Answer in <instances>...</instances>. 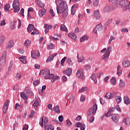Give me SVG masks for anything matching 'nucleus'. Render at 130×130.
Segmentation results:
<instances>
[{
  "instance_id": "f257e3e1",
  "label": "nucleus",
  "mask_w": 130,
  "mask_h": 130,
  "mask_svg": "<svg viewBox=\"0 0 130 130\" xmlns=\"http://www.w3.org/2000/svg\"><path fill=\"white\" fill-rule=\"evenodd\" d=\"M55 3L57 6L56 11L57 14L58 15L61 14L62 18L66 19L69 15V8L67 2L62 1V0H56Z\"/></svg>"
},
{
  "instance_id": "f03ea898",
  "label": "nucleus",
  "mask_w": 130,
  "mask_h": 130,
  "mask_svg": "<svg viewBox=\"0 0 130 130\" xmlns=\"http://www.w3.org/2000/svg\"><path fill=\"white\" fill-rule=\"evenodd\" d=\"M109 2H113V4L114 5H118V7L119 9H122L123 12L125 11H127V8L130 6V3L127 2V0H109Z\"/></svg>"
},
{
  "instance_id": "7ed1b4c3",
  "label": "nucleus",
  "mask_w": 130,
  "mask_h": 130,
  "mask_svg": "<svg viewBox=\"0 0 130 130\" xmlns=\"http://www.w3.org/2000/svg\"><path fill=\"white\" fill-rule=\"evenodd\" d=\"M98 107H97V104H93V107L90 108L87 112V114L88 116H94L96 111H97Z\"/></svg>"
},
{
  "instance_id": "20e7f679",
  "label": "nucleus",
  "mask_w": 130,
  "mask_h": 130,
  "mask_svg": "<svg viewBox=\"0 0 130 130\" xmlns=\"http://www.w3.org/2000/svg\"><path fill=\"white\" fill-rule=\"evenodd\" d=\"M45 130H54V127L51 124H48V119L45 117L44 121Z\"/></svg>"
},
{
  "instance_id": "39448f33",
  "label": "nucleus",
  "mask_w": 130,
  "mask_h": 130,
  "mask_svg": "<svg viewBox=\"0 0 130 130\" xmlns=\"http://www.w3.org/2000/svg\"><path fill=\"white\" fill-rule=\"evenodd\" d=\"M12 7L15 13H18L20 11V4H19V0H14L13 3Z\"/></svg>"
},
{
  "instance_id": "423d86ee",
  "label": "nucleus",
  "mask_w": 130,
  "mask_h": 130,
  "mask_svg": "<svg viewBox=\"0 0 130 130\" xmlns=\"http://www.w3.org/2000/svg\"><path fill=\"white\" fill-rule=\"evenodd\" d=\"M7 57V51L4 52V54L0 58V65L1 67H5L6 66V60Z\"/></svg>"
},
{
  "instance_id": "0eeeda50",
  "label": "nucleus",
  "mask_w": 130,
  "mask_h": 130,
  "mask_svg": "<svg viewBox=\"0 0 130 130\" xmlns=\"http://www.w3.org/2000/svg\"><path fill=\"white\" fill-rule=\"evenodd\" d=\"M111 51V47H108V49L105 53V54H104L102 56V58L105 60V61H107L108 60V58H109V55H110V52Z\"/></svg>"
},
{
  "instance_id": "6e6552de",
  "label": "nucleus",
  "mask_w": 130,
  "mask_h": 130,
  "mask_svg": "<svg viewBox=\"0 0 130 130\" xmlns=\"http://www.w3.org/2000/svg\"><path fill=\"white\" fill-rule=\"evenodd\" d=\"M76 76L83 81H84V80H85L86 79V77H85V76H84V71H83V69L81 68L77 71L76 73Z\"/></svg>"
},
{
  "instance_id": "1a4fd4ad",
  "label": "nucleus",
  "mask_w": 130,
  "mask_h": 130,
  "mask_svg": "<svg viewBox=\"0 0 130 130\" xmlns=\"http://www.w3.org/2000/svg\"><path fill=\"white\" fill-rule=\"evenodd\" d=\"M31 57L32 58H34L35 59L38 58V57L40 56L39 51L36 50L31 51Z\"/></svg>"
},
{
  "instance_id": "9d476101",
  "label": "nucleus",
  "mask_w": 130,
  "mask_h": 130,
  "mask_svg": "<svg viewBox=\"0 0 130 130\" xmlns=\"http://www.w3.org/2000/svg\"><path fill=\"white\" fill-rule=\"evenodd\" d=\"M103 29V26H102V24L101 23L95 26V28H94L93 32V33L97 34L98 32H101Z\"/></svg>"
},
{
  "instance_id": "9b49d317",
  "label": "nucleus",
  "mask_w": 130,
  "mask_h": 130,
  "mask_svg": "<svg viewBox=\"0 0 130 130\" xmlns=\"http://www.w3.org/2000/svg\"><path fill=\"white\" fill-rule=\"evenodd\" d=\"M113 8H112L111 6L106 5L104 9V13H109L110 12L113 11Z\"/></svg>"
},
{
  "instance_id": "f8f14e48",
  "label": "nucleus",
  "mask_w": 130,
  "mask_h": 130,
  "mask_svg": "<svg viewBox=\"0 0 130 130\" xmlns=\"http://www.w3.org/2000/svg\"><path fill=\"white\" fill-rule=\"evenodd\" d=\"M24 92H25V94L28 95V96H33V92L31 91V88L29 86L25 88Z\"/></svg>"
},
{
  "instance_id": "ddd939ff",
  "label": "nucleus",
  "mask_w": 130,
  "mask_h": 130,
  "mask_svg": "<svg viewBox=\"0 0 130 130\" xmlns=\"http://www.w3.org/2000/svg\"><path fill=\"white\" fill-rule=\"evenodd\" d=\"M53 76L54 74L51 73L50 74V70H49V73H48V74H46V76H45V79H46V80H52L53 78Z\"/></svg>"
},
{
  "instance_id": "4468645a",
  "label": "nucleus",
  "mask_w": 130,
  "mask_h": 130,
  "mask_svg": "<svg viewBox=\"0 0 130 130\" xmlns=\"http://www.w3.org/2000/svg\"><path fill=\"white\" fill-rule=\"evenodd\" d=\"M36 28V27L34 26V24H29L27 28V32H28V33H31L32 30L33 31L34 30H35Z\"/></svg>"
},
{
  "instance_id": "2eb2a0df",
  "label": "nucleus",
  "mask_w": 130,
  "mask_h": 130,
  "mask_svg": "<svg viewBox=\"0 0 130 130\" xmlns=\"http://www.w3.org/2000/svg\"><path fill=\"white\" fill-rule=\"evenodd\" d=\"M57 55V53H56L55 54H54L53 55H50L48 58L46 60L47 62H49L50 61H52V60H53V58L55 57Z\"/></svg>"
},
{
  "instance_id": "dca6fc26",
  "label": "nucleus",
  "mask_w": 130,
  "mask_h": 130,
  "mask_svg": "<svg viewBox=\"0 0 130 130\" xmlns=\"http://www.w3.org/2000/svg\"><path fill=\"white\" fill-rule=\"evenodd\" d=\"M122 74V69L120 65L118 64L117 67V74L118 76H121Z\"/></svg>"
},
{
  "instance_id": "f3484780",
  "label": "nucleus",
  "mask_w": 130,
  "mask_h": 130,
  "mask_svg": "<svg viewBox=\"0 0 130 130\" xmlns=\"http://www.w3.org/2000/svg\"><path fill=\"white\" fill-rule=\"evenodd\" d=\"M72 72H73V70L72 69V68H69V69H67L66 70L63 71V73L64 74V73L66 74V75L67 76L70 77V76L72 74Z\"/></svg>"
},
{
  "instance_id": "a211bd4d",
  "label": "nucleus",
  "mask_w": 130,
  "mask_h": 130,
  "mask_svg": "<svg viewBox=\"0 0 130 130\" xmlns=\"http://www.w3.org/2000/svg\"><path fill=\"white\" fill-rule=\"evenodd\" d=\"M46 13V9L43 8L39 11V15L40 17H43Z\"/></svg>"
},
{
  "instance_id": "6ab92c4d",
  "label": "nucleus",
  "mask_w": 130,
  "mask_h": 130,
  "mask_svg": "<svg viewBox=\"0 0 130 130\" xmlns=\"http://www.w3.org/2000/svg\"><path fill=\"white\" fill-rule=\"evenodd\" d=\"M130 66V60H125L122 62V67L123 68H127V67H129Z\"/></svg>"
},
{
  "instance_id": "aec40b11",
  "label": "nucleus",
  "mask_w": 130,
  "mask_h": 130,
  "mask_svg": "<svg viewBox=\"0 0 130 130\" xmlns=\"http://www.w3.org/2000/svg\"><path fill=\"white\" fill-rule=\"evenodd\" d=\"M36 4L40 7V8H44L45 5H44V3H42L40 0H36Z\"/></svg>"
},
{
  "instance_id": "412c9836",
  "label": "nucleus",
  "mask_w": 130,
  "mask_h": 130,
  "mask_svg": "<svg viewBox=\"0 0 130 130\" xmlns=\"http://www.w3.org/2000/svg\"><path fill=\"white\" fill-rule=\"evenodd\" d=\"M67 99L69 100L70 103H72L73 102L74 100L75 99V96H73L72 94H69V95L67 96Z\"/></svg>"
},
{
  "instance_id": "4be33fe9",
  "label": "nucleus",
  "mask_w": 130,
  "mask_h": 130,
  "mask_svg": "<svg viewBox=\"0 0 130 130\" xmlns=\"http://www.w3.org/2000/svg\"><path fill=\"white\" fill-rule=\"evenodd\" d=\"M69 37H70V38H72V39H73L74 40H77V36L75 33L74 32H71L68 34Z\"/></svg>"
},
{
  "instance_id": "5701e85b",
  "label": "nucleus",
  "mask_w": 130,
  "mask_h": 130,
  "mask_svg": "<svg viewBox=\"0 0 130 130\" xmlns=\"http://www.w3.org/2000/svg\"><path fill=\"white\" fill-rule=\"evenodd\" d=\"M14 42L12 40L9 41V42H8V45L6 46V49H9L10 48H12L13 46H14Z\"/></svg>"
},
{
  "instance_id": "b1692460",
  "label": "nucleus",
  "mask_w": 130,
  "mask_h": 130,
  "mask_svg": "<svg viewBox=\"0 0 130 130\" xmlns=\"http://www.w3.org/2000/svg\"><path fill=\"white\" fill-rule=\"evenodd\" d=\"M93 16L96 19V20H99L100 19V15H99V11L96 10L94 12Z\"/></svg>"
},
{
  "instance_id": "393cba45",
  "label": "nucleus",
  "mask_w": 130,
  "mask_h": 130,
  "mask_svg": "<svg viewBox=\"0 0 130 130\" xmlns=\"http://www.w3.org/2000/svg\"><path fill=\"white\" fill-rule=\"evenodd\" d=\"M112 119L114 122H118V115L113 114L112 116Z\"/></svg>"
},
{
  "instance_id": "a878e982",
  "label": "nucleus",
  "mask_w": 130,
  "mask_h": 130,
  "mask_svg": "<svg viewBox=\"0 0 130 130\" xmlns=\"http://www.w3.org/2000/svg\"><path fill=\"white\" fill-rule=\"evenodd\" d=\"M106 99H112V98H114V95L112 93H107L105 96Z\"/></svg>"
},
{
  "instance_id": "bb28decb",
  "label": "nucleus",
  "mask_w": 130,
  "mask_h": 130,
  "mask_svg": "<svg viewBox=\"0 0 130 130\" xmlns=\"http://www.w3.org/2000/svg\"><path fill=\"white\" fill-rule=\"evenodd\" d=\"M19 60L21 62H22V63H24V64L27 63V61H26V56H22L21 57H19Z\"/></svg>"
},
{
  "instance_id": "cd10ccee",
  "label": "nucleus",
  "mask_w": 130,
  "mask_h": 130,
  "mask_svg": "<svg viewBox=\"0 0 130 130\" xmlns=\"http://www.w3.org/2000/svg\"><path fill=\"white\" fill-rule=\"evenodd\" d=\"M123 100H124V103H125V104H126L127 105H128V104H130V100H129V99H128V97L127 96H124Z\"/></svg>"
},
{
  "instance_id": "c85d7f7f",
  "label": "nucleus",
  "mask_w": 130,
  "mask_h": 130,
  "mask_svg": "<svg viewBox=\"0 0 130 130\" xmlns=\"http://www.w3.org/2000/svg\"><path fill=\"white\" fill-rule=\"evenodd\" d=\"M5 40H6V37L4 35L0 36V46L3 45L4 42H5Z\"/></svg>"
},
{
  "instance_id": "c756f323",
  "label": "nucleus",
  "mask_w": 130,
  "mask_h": 130,
  "mask_svg": "<svg viewBox=\"0 0 130 130\" xmlns=\"http://www.w3.org/2000/svg\"><path fill=\"white\" fill-rule=\"evenodd\" d=\"M123 122L126 124V125H128L130 124V118H126L123 120Z\"/></svg>"
},
{
  "instance_id": "7c9ffc66",
  "label": "nucleus",
  "mask_w": 130,
  "mask_h": 130,
  "mask_svg": "<svg viewBox=\"0 0 130 130\" xmlns=\"http://www.w3.org/2000/svg\"><path fill=\"white\" fill-rule=\"evenodd\" d=\"M67 63L68 64V66H70V67H73V64H74L73 60H72L71 58H68L67 59Z\"/></svg>"
},
{
  "instance_id": "2f4dec72",
  "label": "nucleus",
  "mask_w": 130,
  "mask_h": 130,
  "mask_svg": "<svg viewBox=\"0 0 130 130\" xmlns=\"http://www.w3.org/2000/svg\"><path fill=\"white\" fill-rule=\"evenodd\" d=\"M112 22V19H110L109 20H108L105 24V30H107V26H109V25H110V24H111Z\"/></svg>"
},
{
  "instance_id": "473e14b6",
  "label": "nucleus",
  "mask_w": 130,
  "mask_h": 130,
  "mask_svg": "<svg viewBox=\"0 0 130 130\" xmlns=\"http://www.w3.org/2000/svg\"><path fill=\"white\" fill-rule=\"evenodd\" d=\"M91 80H93L94 84H96L97 83V79H96V76H95V73H93L91 76Z\"/></svg>"
},
{
  "instance_id": "72a5a7b5",
  "label": "nucleus",
  "mask_w": 130,
  "mask_h": 130,
  "mask_svg": "<svg viewBox=\"0 0 130 130\" xmlns=\"http://www.w3.org/2000/svg\"><path fill=\"white\" fill-rule=\"evenodd\" d=\"M49 70H48V69H46L45 70H42V71H40V75H42L43 76L44 75H46V74H48V73H49Z\"/></svg>"
},
{
  "instance_id": "f704fd0d",
  "label": "nucleus",
  "mask_w": 130,
  "mask_h": 130,
  "mask_svg": "<svg viewBox=\"0 0 130 130\" xmlns=\"http://www.w3.org/2000/svg\"><path fill=\"white\" fill-rule=\"evenodd\" d=\"M20 96L21 97V98H22V99H23L24 100H27V99H28V98L27 97V95H26V94H25V93L22 92L20 93Z\"/></svg>"
},
{
  "instance_id": "c9c22d12",
  "label": "nucleus",
  "mask_w": 130,
  "mask_h": 130,
  "mask_svg": "<svg viewBox=\"0 0 130 130\" xmlns=\"http://www.w3.org/2000/svg\"><path fill=\"white\" fill-rule=\"evenodd\" d=\"M119 87L120 88H123V87H125V83H124V82H123V80H122V79L120 80Z\"/></svg>"
},
{
  "instance_id": "e433bc0d",
  "label": "nucleus",
  "mask_w": 130,
  "mask_h": 130,
  "mask_svg": "<svg viewBox=\"0 0 130 130\" xmlns=\"http://www.w3.org/2000/svg\"><path fill=\"white\" fill-rule=\"evenodd\" d=\"M60 30L61 31H66V32H68V28L64 24H61L60 25Z\"/></svg>"
},
{
  "instance_id": "4c0bfd02",
  "label": "nucleus",
  "mask_w": 130,
  "mask_h": 130,
  "mask_svg": "<svg viewBox=\"0 0 130 130\" xmlns=\"http://www.w3.org/2000/svg\"><path fill=\"white\" fill-rule=\"evenodd\" d=\"M57 80H59V76H55L53 75V77L52 78V79L51 80V82L52 83H54V82H55V81H56Z\"/></svg>"
},
{
  "instance_id": "58836bf2",
  "label": "nucleus",
  "mask_w": 130,
  "mask_h": 130,
  "mask_svg": "<svg viewBox=\"0 0 130 130\" xmlns=\"http://www.w3.org/2000/svg\"><path fill=\"white\" fill-rule=\"evenodd\" d=\"M54 110L56 113H60V110H59V107L58 106L54 107Z\"/></svg>"
},
{
  "instance_id": "ea45409f",
  "label": "nucleus",
  "mask_w": 130,
  "mask_h": 130,
  "mask_svg": "<svg viewBox=\"0 0 130 130\" xmlns=\"http://www.w3.org/2000/svg\"><path fill=\"white\" fill-rule=\"evenodd\" d=\"M110 82L112 85H116V79L115 77H112Z\"/></svg>"
},
{
  "instance_id": "a19ab883",
  "label": "nucleus",
  "mask_w": 130,
  "mask_h": 130,
  "mask_svg": "<svg viewBox=\"0 0 130 130\" xmlns=\"http://www.w3.org/2000/svg\"><path fill=\"white\" fill-rule=\"evenodd\" d=\"M115 98L116 99V102L117 104H119L120 102H121V97L119 96H115Z\"/></svg>"
},
{
  "instance_id": "79ce46f5",
  "label": "nucleus",
  "mask_w": 130,
  "mask_h": 130,
  "mask_svg": "<svg viewBox=\"0 0 130 130\" xmlns=\"http://www.w3.org/2000/svg\"><path fill=\"white\" fill-rule=\"evenodd\" d=\"M67 124L66 125L67 126H72L73 125V123H72V122H71V120H70V119H68L66 121Z\"/></svg>"
},
{
  "instance_id": "37998d69",
  "label": "nucleus",
  "mask_w": 130,
  "mask_h": 130,
  "mask_svg": "<svg viewBox=\"0 0 130 130\" xmlns=\"http://www.w3.org/2000/svg\"><path fill=\"white\" fill-rule=\"evenodd\" d=\"M105 116H107V117H110V116H111V115H113L112 114V113L111 112V110H109L107 113L105 114Z\"/></svg>"
},
{
  "instance_id": "c03bdc74",
  "label": "nucleus",
  "mask_w": 130,
  "mask_h": 130,
  "mask_svg": "<svg viewBox=\"0 0 130 130\" xmlns=\"http://www.w3.org/2000/svg\"><path fill=\"white\" fill-rule=\"evenodd\" d=\"M77 58L78 59L79 62H82L85 60V58L84 57H80V58H79V54L77 55Z\"/></svg>"
},
{
  "instance_id": "a18cd8bd",
  "label": "nucleus",
  "mask_w": 130,
  "mask_h": 130,
  "mask_svg": "<svg viewBox=\"0 0 130 130\" xmlns=\"http://www.w3.org/2000/svg\"><path fill=\"white\" fill-rule=\"evenodd\" d=\"M88 90V88L87 87H83L81 89H79V93H82V92H84V91H87Z\"/></svg>"
},
{
  "instance_id": "49530a36",
  "label": "nucleus",
  "mask_w": 130,
  "mask_h": 130,
  "mask_svg": "<svg viewBox=\"0 0 130 130\" xmlns=\"http://www.w3.org/2000/svg\"><path fill=\"white\" fill-rule=\"evenodd\" d=\"M11 6L10 5V4H6L5 6V8L4 10H5V11H7V12H10L9 9L10 8Z\"/></svg>"
},
{
  "instance_id": "de8ad7c7",
  "label": "nucleus",
  "mask_w": 130,
  "mask_h": 130,
  "mask_svg": "<svg viewBox=\"0 0 130 130\" xmlns=\"http://www.w3.org/2000/svg\"><path fill=\"white\" fill-rule=\"evenodd\" d=\"M33 31L31 32V35H35L36 34H39V32L38 31V29L37 28H35V29H34L32 30Z\"/></svg>"
},
{
  "instance_id": "09e8293b",
  "label": "nucleus",
  "mask_w": 130,
  "mask_h": 130,
  "mask_svg": "<svg viewBox=\"0 0 130 130\" xmlns=\"http://www.w3.org/2000/svg\"><path fill=\"white\" fill-rule=\"evenodd\" d=\"M39 105V102L38 101V100H36L34 104L32 105V106H34V107H38Z\"/></svg>"
},
{
  "instance_id": "8fccbe9b",
  "label": "nucleus",
  "mask_w": 130,
  "mask_h": 130,
  "mask_svg": "<svg viewBox=\"0 0 130 130\" xmlns=\"http://www.w3.org/2000/svg\"><path fill=\"white\" fill-rule=\"evenodd\" d=\"M54 47V45L53 44L51 43L50 45H49L47 47V49L50 50V49H53Z\"/></svg>"
},
{
  "instance_id": "3c124183",
  "label": "nucleus",
  "mask_w": 130,
  "mask_h": 130,
  "mask_svg": "<svg viewBox=\"0 0 130 130\" xmlns=\"http://www.w3.org/2000/svg\"><path fill=\"white\" fill-rule=\"evenodd\" d=\"M44 120V119H43V117H41L40 119V122L39 124L42 126V127H43V121Z\"/></svg>"
},
{
  "instance_id": "603ef678",
  "label": "nucleus",
  "mask_w": 130,
  "mask_h": 130,
  "mask_svg": "<svg viewBox=\"0 0 130 130\" xmlns=\"http://www.w3.org/2000/svg\"><path fill=\"white\" fill-rule=\"evenodd\" d=\"M84 68L85 69V70H86V71H89V70L91 69V65L89 64H85L84 66Z\"/></svg>"
},
{
  "instance_id": "864d4df0",
  "label": "nucleus",
  "mask_w": 130,
  "mask_h": 130,
  "mask_svg": "<svg viewBox=\"0 0 130 130\" xmlns=\"http://www.w3.org/2000/svg\"><path fill=\"white\" fill-rule=\"evenodd\" d=\"M30 43H31V41L26 40L24 42V45H25V46H29Z\"/></svg>"
},
{
  "instance_id": "5fc2aeb1",
  "label": "nucleus",
  "mask_w": 130,
  "mask_h": 130,
  "mask_svg": "<svg viewBox=\"0 0 130 130\" xmlns=\"http://www.w3.org/2000/svg\"><path fill=\"white\" fill-rule=\"evenodd\" d=\"M51 28H52V25L45 24V29H48V30H49V29Z\"/></svg>"
},
{
  "instance_id": "6e6d98bb",
  "label": "nucleus",
  "mask_w": 130,
  "mask_h": 130,
  "mask_svg": "<svg viewBox=\"0 0 130 130\" xmlns=\"http://www.w3.org/2000/svg\"><path fill=\"white\" fill-rule=\"evenodd\" d=\"M21 77L22 75L21 74V73H17L16 76V79H17V80H20Z\"/></svg>"
},
{
  "instance_id": "4d7b16f0",
  "label": "nucleus",
  "mask_w": 130,
  "mask_h": 130,
  "mask_svg": "<svg viewBox=\"0 0 130 130\" xmlns=\"http://www.w3.org/2000/svg\"><path fill=\"white\" fill-rule=\"evenodd\" d=\"M39 84H40V81H39V80H37L34 81V85L35 86H38V85H39Z\"/></svg>"
},
{
  "instance_id": "13d9d810",
  "label": "nucleus",
  "mask_w": 130,
  "mask_h": 130,
  "mask_svg": "<svg viewBox=\"0 0 130 130\" xmlns=\"http://www.w3.org/2000/svg\"><path fill=\"white\" fill-rule=\"evenodd\" d=\"M112 40H115V37H114L113 36H111L109 40V44H111V42L112 41Z\"/></svg>"
},
{
  "instance_id": "bf43d9fd",
  "label": "nucleus",
  "mask_w": 130,
  "mask_h": 130,
  "mask_svg": "<svg viewBox=\"0 0 130 130\" xmlns=\"http://www.w3.org/2000/svg\"><path fill=\"white\" fill-rule=\"evenodd\" d=\"M3 113H6L7 111H8V107L4 106L3 109Z\"/></svg>"
},
{
  "instance_id": "052dcab7",
  "label": "nucleus",
  "mask_w": 130,
  "mask_h": 130,
  "mask_svg": "<svg viewBox=\"0 0 130 130\" xmlns=\"http://www.w3.org/2000/svg\"><path fill=\"white\" fill-rule=\"evenodd\" d=\"M87 39L88 38L87 37H83L80 38V42H83V41H85V40H87Z\"/></svg>"
},
{
  "instance_id": "680f3d73",
  "label": "nucleus",
  "mask_w": 130,
  "mask_h": 130,
  "mask_svg": "<svg viewBox=\"0 0 130 130\" xmlns=\"http://www.w3.org/2000/svg\"><path fill=\"white\" fill-rule=\"evenodd\" d=\"M9 104H10V100H7L5 102L4 106H6L7 107H8V106H9Z\"/></svg>"
},
{
  "instance_id": "e2e57ef3",
  "label": "nucleus",
  "mask_w": 130,
  "mask_h": 130,
  "mask_svg": "<svg viewBox=\"0 0 130 130\" xmlns=\"http://www.w3.org/2000/svg\"><path fill=\"white\" fill-rule=\"evenodd\" d=\"M13 68V61H11L9 64V67L8 68V71H11Z\"/></svg>"
},
{
  "instance_id": "0e129e2a",
  "label": "nucleus",
  "mask_w": 130,
  "mask_h": 130,
  "mask_svg": "<svg viewBox=\"0 0 130 130\" xmlns=\"http://www.w3.org/2000/svg\"><path fill=\"white\" fill-rule=\"evenodd\" d=\"M66 59H67V57H64L61 60V65L63 67V63L66 61Z\"/></svg>"
},
{
  "instance_id": "69168bd1",
  "label": "nucleus",
  "mask_w": 130,
  "mask_h": 130,
  "mask_svg": "<svg viewBox=\"0 0 130 130\" xmlns=\"http://www.w3.org/2000/svg\"><path fill=\"white\" fill-rule=\"evenodd\" d=\"M99 4V0H95L94 1L93 6H94V7H97V6H98Z\"/></svg>"
},
{
  "instance_id": "338daca9",
  "label": "nucleus",
  "mask_w": 130,
  "mask_h": 130,
  "mask_svg": "<svg viewBox=\"0 0 130 130\" xmlns=\"http://www.w3.org/2000/svg\"><path fill=\"white\" fill-rule=\"evenodd\" d=\"M58 119L60 122H62L63 121V116L62 115L59 116Z\"/></svg>"
},
{
  "instance_id": "774afa93",
  "label": "nucleus",
  "mask_w": 130,
  "mask_h": 130,
  "mask_svg": "<svg viewBox=\"0 0 130 130\" xmlns=\"http://www.w3.org/2000/svg\"><path fill=\"white\" fill-rule=\"evenodd\" d=\"M82 125V123H81V122H78L76 123V125H75V126L76 127H81V126Z\"/></svg>"
}]
</instances>
